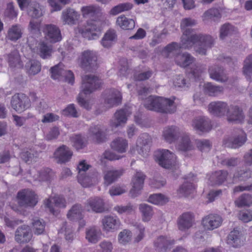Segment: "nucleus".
Returning <instances> with one entry per match:
<instances>
[{"label": "nucleus", "mask_w": 252, "mask_h": 252, "mask_svg": "<svg viewBox=\"0 0 252 252\" xmlns=\"http://www.w3.org/2000/svg\"><path fill=\"white\" fill-rule=\"evenodd\" d=\"M214 44V40L210 35L202 33L186 35L183 33L180 48L189 49L193 46L196 52L202 55H205L207 50L212 48Z\"/></svg>", "instance_id": "obj_1"}, {"label": "nucleus", "mask_w": 252, "mask_h": 252, "mask_svg": "<svg viewBox=\"0 0 252 252\" xmlns=\"http://www.w3.org/2000/svg\"><path fill=\"white\" fill-rule=\"evenodd\" d=\"M101 81L98 77L94 75H85L82 77L81 91L79 94L77 100L79 105L87 110L91 109V106L85 97L99 88Z\"/></svg>", "instance_id": "obj_2"}, {"label": "nucleus", "mask_w": 252, "mask_h": 252, "mask_svg": "<svg viewBox=\"0 0 252 252\" xmlns=\"http://www.w3.org/2000/svg\"><path fill=\"white\" fill-rule=\"evenodd\" d=\"M144 105L149 110L163 114H172L176 110V105L173 100L160 96H149L145 99Z\"/></svg>", "instance_id": "obj_3"}, {"label": "nucleus", "mask_w": 252, "mask_h": 252, "mask_svg": "<svg viewBox=\"0 0 252 252\" xmlns=\"http://www.w3.org/2000/svg\"><path fill=\"white\" fill-rule=\"evenodd\" d=\"M91 167L85 160L81 161L78 166V175L77 176L78 182L84 187H89L96 183L98 177V173L95 169L91 170L88 173L86 171Z\"/></svg>", "instance_id": "obj_4"}, {"label": "nucleus", "mask_w": 252, "mask_h": 252, "mask_svg": "<svg viewBox=\"0 0 252 252\" xmlns=\"http://www.w3.org/2000/svg\"><path fill=\"white\" fill-rule=\"evenodd\" d=\"M18 204L24 208H33L38 202V196L35 192L30 189H24L19 191L17 194Z\"/></svg>", "instance_id": "obj_5"}, {"label": "nucleus", "mask_w": 252, "mask_h": 252, "mask_svg": "<svg viewBox=\"0 0 252 252\" xmlns=\"http://www.w3.org/2000/svg\"><path fill=\"white\" fill-rule=\"evenodd\" d=\"M79 33L89 40L96 39L101 34V29L97 22L88 21L86 25L79 29Z\"/></svg>", "instance_id": "obj_6"}, {"label": "nucleus", "mask_w": 252, "mask_h": 252, "mask_svg": "<svg viewBox=\"0 0 252 252\" xmlns=\"http://www.w3.org/2000/svg\"><path fill=\"white\" fill-rule=\"evenodd\" d=\"M97 56L95 52L87 50L83 52L81 58V67L85 70L93 71L98 67Z\"/></svg>", "instance_id": "obj_7"}, {"label": "nucleus", "mask_w": 252, "mask_h": 252, "mask_svg": "<svg viewBox=\"0 0 252 252\" xmlns=\"http://www.w3.org/2000/svg\"><path fill=\"white\" fill-rule=\"evenodd\" d=\"M156 156L159 164L164 168L169 169L175 165V155L168 150H159Z\"/></svg>", "instance_id": "obj_8"}, {"label": "nucleus", "mask_w": 252, "mask_h": 252, "mask_svg": "<svg viewBox=\"0 0 252 252\" xmlns=\"http://www.w3.org/2000/svg\"><path fill=\"white\" fill-rule=\"evenodd\" d=\"M12 108L18 113H21L30 106V100L24 94H17L12 96L11 99Z\"/></svg>", "instance_id": "obj_9"}, {"label": "nucleus", "mask_w": 252, "mask_h": 252, "mask_svg": "<svg viewBox=\"0 0 252 252\" xmlns=\"http://www.w3.org/2000/svg\"><path fill=\"white\" fill-rule=\"evenodd\" d=\"M43 32L45 38L50 43H55L60 41L62 39L60 29L55 25H45Z\"/></svg>", "instance_id": "obj_10"}, {"label": "nucleus", "mask_w": 252, "mask_h": 252, "mask_svg": "<svg viewBox=\"0 0 252 252\" xmlns=\"http://www.w3.org/2000/svg\"><path fill=\"white\" fill-rule=\"evenodd\" d=\"M88 136L96 144H101L107 140L104 128L98 125L90 126L88 130Z\"/></svg>", "instance_id": "obj_11"}, {"label": "nucleus", "mask_w": 252, "mask_h": 252, "mask_svg": "<svg viewBox=\"0 0 252 252\" xmlns=\"http://www.w3.org/2000/svg\"><path fill=\"white\" fill-rule=\"evenodd\" d=\"M105 103L109 107L117 106L121 103L122 94L115 89L106 90L103 94Z\"/></svg>", "instance_id": "obj_12"}, {"label": "nucleus", "mask_w": 252, "mask_h": 252, "mask_svg": "<svg viewBox=\"0 0 252 252\" xmlns=\"http://www.w3.org/2000/svg\"><path fill=\"white\" fill-rule=\"evenodd\" d=\"M238 135L234 137H228L223 140V144L225 147L237 148L242 146L246 141V136L240 129H237Z\"/></svg>", "instance_id": "obj_13"}, {"label": "nucleus", "mask_w": 252, "mask_h": 252, "mask_svg": "<svg viewBox=\"0 0 252 252\" xmlns=\"http://www.w3.org/2000/svg\"><path fill=\"white\" fill-rule=\"evenodd\" d=\"M102 228L107 232H113L118 230L121 225V221L117 216L107 215L101 220Z\"/></svg>", "instance_id": "obj_14"}, {"label": "nucleus", "mask_w": 252, "mask_h": 252, "mask_svg": "<svg viewBox=\"0 0 252 252\" xmlns=\"http://www.w3.org/2000/svg\"><path fill=\"white\" fill-rule=\"evenodd\" d=\"M174 241L165 236H159L154 241V247L157 252H167L171 249Z\"/></svg>", "instance_id": "obj_15"}, {"label": "nucleus", "mask_w": 252, "mask_h": 252, "mask_svg": "<svg viewBox=\"0 0 252 252\" xmlns=\"http://www.w3.org/2000/svg\"><path fill=\"white\" fill-rule=\"evenodd\" d=\"M32 236L30 227L27 225H22L17 228L15 240L19 244L27 243L31 240Z\"/></svg>", "instance_id": "obj_16"}, {"label": "nucleus", "mask_w": 252, "mask_h": 252, "mask_svg": "<svg viewBox=\"0 0 252 252\" xmlns=\"http://www.w3.org/2000/svg\"><path fill=\"white\" fill-rule=\"evenodd\" d=\"M146 175L142 172L137 171L132 178V189L130 193L133 197L137 196L139 191L142 189Z\"/></svg>", "instance_id": "obj_17"}, {"label": "nucleus", "mask_w": 252, "mask_h": 252, "mask_svg": "<svg viewBox=\"0 0 252 252\" xmlns=\"http://www.w3.org/2000/svg\"><path fill=\"white\" fill-rule=\"evenodd\" d=\"M228 104L223 101H213L208 105L209 112L214 116L221 117L224 116L228 108Z\"/></svg>", "instance_id": "obj_18"}, {"label": "nucleus", "mask_w": 252, "mask_h": 252, "mask_svg": "<svg viewBox=\"0 0 252 252\" xmlns=\"http://www.w3.org/2000/svg\"><path fill=\"white\" fill-rule=\"evenodd\" d=\"M54 155L57 163H63L70 159L72 156V152L69 147L63 145L56 150Z\"/></svg>", "instance_id": "obj_19"}, {"label": "nucleus", "mask_w": 252, "mask_h": 252, "mask_svg": "<svg viewBox=\"0 0 252 252\" xmlns=\"http://www.w3.org/2000/svg\"><path fill=\"white\" fill-rule=\"evenodd\" d=\"M210 77L218 82L224 83L227 81V76L223 67L214 65L210 66L208 70Z\"/></svg>", "instance_id": "obj_20"}, {"label": "nucleus", "mask_w": 252, "mask_h": 252, "mask_svg": "<svg viewBox=\"0 0 252 252\" xmlns=\"http://www.w3.org/2000/svg\"><path fill=\"white\" fill-rule=\"evenodd\" d=\"M226 114L227 120L230 123H240L244 119L242 110L238 106L228 107Z\"/></svg>", "instance_id": "obj_21"}, {"label": "nucleus", "mask_w": 252, "mask_h": 252, "mask_svg": "<svg viewBox=\"0 0 252 252\" xmlns=\"http://www.w3.org/2000/svg\"><path fill=\"white\" fill-rule=\"evenodd\" d=\"M192 126L198 132H208L211 128L210 120L205 117H198L194 118L192 121Z\"/></svg>", "instance_id": "obj_22"}, {"label": "nucleus", "mask_w": 252, "mask_h": 252, "mask_svg": "<svg viewBox=\"0 0 252 252\" xmlns=\"http://www.w3.org/2000/svg\"><path fill=\"white\" fill-rule=\"evenodd\" d=\"M222 221V220L220 216L210 214L203 219L202 224L206 229L213 230L220 226Z\"/></svg>", "instance_id": "obj_23"}, {"label": "nucleus", "mask_w": 252, "mask_h": 252, "mask_svg": "<svg viewBox=\"0 0 252 252\" xmlns=\"http://www.w3.org/2000/svg\"><path fill=\"white\" fill-rule=\"evenodd\" d=\"M36 52L43 59H50L54 52L53 46L44 41H40L36 46Z\"/></svg>", "instance_id": "obj_24"}, {"label": "nucleus", "mask_w": 252, "mask_h": 252, "mask_svg": "<svg viewBox=\"0 0 252 252\" xmlns=\"http://www.w3.org/2000/svg\"><path fill=\"white\" fill-rule=\"evenodd\" d=\"M242 234L241 231L234 228L227 237V243L234 248H238L243 245Z\"/></svg>", "instance_id": "obj_25"}, {"label": "nucleus", "mask_w": 252, "mask_h": 252, "mask_svg": "<svg viewBox=\"0 0 252 252\" xmlns=\"http://www.w3.org/2000/svg\"><path fill=\"white\" fill-rule=\"evenodd\" d=\"M180 136L179 129L175 126L166 127L163 131V136L165 140L169 143L176 141Z\"/></svg>", "instance_id": "obj_26"}, {"label": "nucleus", "mask_w": 252, "mask_h": 252, "mask_svg": "<svg viewBox=\"0 0 252 252\" xmlns=\"http://www.w3.org/2000/svg\"><path fill=\"white\" fill-rule=\"evenodd\" d=\"M193 221V215L189 212L184 213L178 218V228L182 231L188 229L192 225Z\"/></svg>", "instance_id": "obj_27"}, {"label": "nucleus", "mask_w": 252, "mask_h": 252, "mask_svg": "<svg viewBox=\"0 0 252 252\" xmlns=\"http://www.w3.org/2000/svg\"><path fill=\"white\" fill-rule=\"evenodd\" d=\"M79 18V14L73 9L68 8L62 12V19L63 24L74 25Z\"/></svg>", "instance_id": "obj_28"}, {"label": "nucleus", "mask_w": 252, "mask_h": 252, "mask_svg": "<svg viewBox=\"0 0 252 252\" xmlns=\"http://www.w3.org/2000/svg\"><path fill=\"white\" fill-rule=\"evenodd\" d=\"M228 172L226 170L216 171L210 176L209 184L211 186L220 185L226 180Z\"/></svg>", "instance_id": "obj_29"}, {"label": "nucleus", "mask_w": 252, "mask_h": 252, "mask_svg": "<svg viewBox=\"0 0 252 252\" xmlns=\"http://www.w3.org/2000/svg\"><path fill=\"white\" fill-rule=\"evenodd\" d=\"M26 7L28 15L32 18L38 19L43 15V7L36 2H30Z\"/></svg>", "instance_id": "obj_30"}, {"label": "nucleus", "mask_w": 252, "mask_h": 252, "mask_svg": "<svg viewBox=\"0 0 252 252\" xmlns=\"http://www.w3.org/2000/svg\"><path fill=\"white\" fill-rule=\"evenodd\" d=\"M196 24V21L190 18L183 19L180 24V27L183 33L186 35L195 33L194 29L192 28Z\"/></svg>", "instance_id": "obj_31"}, {"label": "nucleus", "mask_w": 252, "mask_h": 252, "mask_svg": "<svg viewBox=\"0 0 252 252\" xmlns=\"http://www.w3.org/2000/svg\"><path fill=\"white\" fill-rule=\"evenodd\" d=\"M87 205L96 213H102L105 211L104 203L103 200L99 197L90 198L87 201Z\"/></svg>", "instance_id": "obj_32"}, {"label": "nucleus", "mask_w": 252, "mask_h": 252, "mask_svg": "<svg viewBox=\"0 0 252 252\" xmlns=\"http://www.w3.org/2000/svg\"><path fill=\"white\" fill-rule=\"evenodd\" d=\"M111 147L114 151L120 153H125L128 147L127 141L122 137H118L111 142Z\"/></svg>", "instance_id": "obj_33"}, {"label": "nucleus", "mask_w": 252, "mask_h": 252, "mask_svg": "<svg viewBox=\"0 0 252 252\" xmlns=\"http://www.w3.org/2000/svg\"><path fill=\"white\" fill-rule=\"evenodd\" d=\"M116 24L124 30H131L135 27L134 21L127 18L125 15H122L117 18Z\"/></svg>", "instance_id": "obj_34"}, {"label": "nucleus", "mask_w": 252, "mask_h": 252, "mask_svg": "<svg viewBox=\"0 0 252 252\" xmlns=\"http://www.w3.org/2000/svg\"><path fill=\"white\" fill-rule=\"evenodd\" d=\"M117 38V35L114 30H108L101 39V44L105 48H109L116 42Z\"/></svg>", "instance_id": "obj_35"}, {"label": "nucleus", "mask_w": 252, "mask_h": 252, "mask_svg": "<svg viewBox=\"0 0 252 252\" xmlns=\"http://www.w3.org/2000/svg\"><path fill=\"white\" fill-rule=\"evenodd\" d=\"M133 7V4L129 2L120 3L113 7L109 11V14L112 16H116L121 13L129 11Z\"/></svg>", "instance_id": "obj_36"}, {"label": "nucleus", "mask_w": 252, "mask_h": 252, "mask_svg": "<svg viewBox=\"0 0 252 252\" xmlns=\"http://www.w3.org/2000/svg\"><path fill=\"white\" fill-rule=\"evenodd\" d=\"M123 171L122 170H108L104 173V184L109 186L116 181L121 175Z\"/></svg>", "instance_id": "obj_37"}, {"label": "nucleus", "mask_w": 252, "mask_h": 252, "mask_svg": "<svg viewBox=\"0 0 252 252\" xmlns=\"http://www.w3.org/2000/svg\"><path fill=\"white\" fill-rule=\"evenodd\" d=\"M39 156V153L33 148L23 150L20 154V158L25 162L30 164Z\"/></svg>", "instance_id": "obj_38"}, {"label": "nucleus", "mask_w": 252, "mask_h": 252, "mask_svg": "<svg viewBox=\"0 0 252 252\" xmlns=\"http://www.w3.org/2000/svg\"><path fill=\"white\" fill-rule=\"evenodd\" d=\"M82 211V206L80 204H76L69 210L67 217L70 220L77 221L79 219H83Z\"/></svg>", "instance_id": "obj_39"}, {"label": "nucleus", "mask_w": 252, "mask_h": 252, "mask_svg": "<svg viewBox=\"0 0 252 252\" xmlns=\"http://www.w3.org/2000/svg\"><path fill=\"white\" fill-rule=\"evenodd\" d=\"M22 34L21 27L18 25H14L8 29L6 37L11 41H16L21 38Z\"/></svg>", "instance_id": "obj_40"}, {"label": "nucleus", "mask_w": 252, "mask_h": 252, "mask_svg": "<svg viewBox=\"0 0 252 252\" xmlns=\"http://www.w3.org/2000/svg\"><path fill=\"white\" fill-rule=\"evenodd\" d=\"M7 60L11 67L21 68L23 66L19 52L17 50H13L7 55Z\"/></svg>", "instance_id": "obj_41"}, {"label": "nucleus", "mask_w": 252, "mask_h": 252, "mask_svg": "<svg viewBox=\"0 0 252 252\" xmlns=\"http://www.w3.org/2000/svg\"><path fill=\"white\" fill-rule=\"evenodd\" d=\"M204 92L209 96H215L222 93L223 88L220 86H217L212 83L204 84Z\"/></svg>", "instance_id": "obj_42"}, {"label": "nucleus", "mask_w": 252, "mask_h": 252, "mask_svg": "<svg viewBox=\"0 0 252 252\" xmlns=\"http://www.w3.org/2000/svg\"><path fill=\"white\" fill-rule=\"evenodd\" d=\"M40 63L34 60L29 61L25 65L27 72L30 75H35L41 70Z\"/></svg>", "instance_id": "obj_43"}, {"label": "nucleus", "mask_w": 252, "mask_h": 252, "mask_svg": "<svg viewBox=\"0 0 252 252\" xmlns=\"http://www.w3.org/2000/svg\"><path fill=\"white\" fill-rule=\"evenodd\" d=\"M139 209L142 214L143 221L145 222L149 221L154 214L152 206L145 203H142L139 205Z\"/></svg>", "instance_id": "obj_44"}, {"label": "nucleus", "mask_w": 252, "mask_h": 252, "mask_svg": "<svg viewBox=\"0 0 252 252\" xmlns=\"http://www.w3.org/2000/svg\"><path fill=\"white\" fill-rule=\"evenodd\" d=\"M235 32V27L229 23H226L220 28V38L223 40L227 36H231Z\"/></svg>", "instance_id": "obj_45"}, {"label": "nucleus", "mask_w": 252, "mask_h": 252, "mask_svg": "<svg viewBox=\"0 0 252 252\" xmlns=\"http://www.w3.org/2000/svg\"><path fill=\"white\" fill-rule=\"evenodd\" d=\"M194 60V58L187 53L178 55L176 59L177 64L182 67H186L191 64Z\"/></svg>", "instance_id": "obj_46"}, {"label": "nucleus", "mask_w": 252, "mask_h": 252, "mask_svg": "<svg viewBox=\"0 0 252 252\" xmlns=\"http://www.w3.org/2000/svg\"><path fill=\"white\" fill-rule=\"evenodd\" d=\"M115 118L114 121L112 123V126L115 127L125 124L127 121L126 112L124 110L117 111L115 114Z\"/></svg>", "instance_id": "obj_47"}, {"label": "nucleus", "mask_w": 252, "mask_h": 252, "mask_svg": "<svg viewBox=\"0 0 252 252\" xmlns=\"http://www.w3.org/2000/svg\"><path fill=\"white\" fill-rule=\"evenodd\" d=\"M73 146L77 150H79L85 147L87 144V140L86 137L81 135H75L71 138Z\"/></svg>", "instance_id": "obj_48"}, {"label": "nucleus", "mask_w": 252, "mask_h": 252, "mask_svg": "<svg viewBox=\"0 0 252 252\" xmlns=\"http://www.w3.org/2000/svg\"><path fill=\"white\" fill-rule=\"evenodd\" d=\"M195 189V186L189 182H184L178 189V192L182 196H187L192 193Z\"/></svg>", "instance_id": "obj_49"}, {"label": "nucleus", "mask_w": 252, "mask_h": 252, "mask_svg": "<svg viewBox=\"0 0 252 252\" xmlns=\"http://www.w3.org/2000/svg\"><path fill=\"white\" fill-rule=\"evenodd\" d=\"M180 136H181V139L178 145V149L182 151L191 150L193 146L189 136L187 134H184Z\"/></svg>", "instance_id": "obj_50"}, {"label": "nucleus", "mask_w": 252, "mask_h": 252, "mask_svg": "<svg viewBox=\"0 0 252 252\" xmlns=\"http://www.w3.org/2000/svg\"><path fill=\"white\" fill-rule=\"evenodd\" d=\"M251 177V173L249 170H240L236 172L233 175V182L245 181Z\"/></svg>", "instance_id": "obj_51"}, {"label": "nucleus", "mask_w": 252, "mask_h": 252, "mask_svg": "<svg viewBox=\"0 0 252 252\" xmlns=\"http://www.w3.org/2000/svg\"><path fill=\"white\" fill-rule=\"evenodd\" d=\"M62 232H64V236L66 240L71 242L74 238V229L72 226L68 224L66 222H63V225L61 228Z\"/></svg>", "instance_id": "obj_52"}, {"label": "nucleus", "mask_w": 252, "mask_h": 252, "mask_svg": "<svg viewBox=\"0 0 252 252\" xmlns=\"http://www.w3.org/2000/svg\"><path fill=\"white\" fill-rule=\"evenodd\" d=\"M86 238L89 242L96 243L99 240V231L95 227H92L86 231Z\"/></svg>", "instance_id": "obj_53"}, {"label": "nucleus", "mask_w": 252, "mask_h": 252, "mask_svg": "<svg viewBox=\"0 0 252 252\" xmlns=\"http://www.w3.org/2000/svg\"><path fill=\"white\" fill-rule=\"evenodd\" d=\"M148 200L152 204L159 205H162L168 202L167 198L160 193L151 195Z\"/></svg>", "instance_id": "obj_54"}, {"label": "nucleus", "mask_w": 252, "mask_h": 252, "mask_svg": "<svg viewBox=\"0 0 252 252\" xmlns=\"http://www.w3.org/2000/svg\"><path fill=\"white\" fill-rule=\"evenodd\" d=\"M235 202L238 207L250 206L252 204V197L249 194L244 193Z\"/></svg>", "instance_id": "obj_55"}, {"label": "nucleus", "mask_w": 252, "mask_h": 252, "mask_svg": "<svg viewBox=\"0 0 252 252\" xmlns=\"http://www.w3.org/2000/svg\"><path fill=\"white\" fill-rule=\"evenodd\" d=\"M132 236V233L130 230L124 229L119 233L118 239L120 243L126 245L131 241Z\"/></svg>", "instance_id": "obj_56"}, {"label": "nucleus", "mask_w": 252, "mask_h": 252, "mask_svg": "<svg viewBox=\"0 0 252 252\" xmlns=\"http://www.w3.org/2000/svg\"><path fill=\"white\" fill-rule=\"evenodd\" d=\"M244 74L249 78L252 75V55H249L244 61Z\"/></svg>", "instance_id": "obj_57"}, {"label": "nucleus", "mask_w": 252, "mask_h": 252, "mask_svg": "<svg viewBox=\"0 0 252 252\" xmlns=\"http://www.w3.org/2000/svg\"><path fill=\"white\" fill-rule=\"evenodd\" d=\"M34 233L37 235L43 234L45 231V223L43 220L36 219L32 222Z\"/></svg>", "instance_id": "obj_58"}, {"label": "nucleus", "mask_w": 252, "mask_h": 252, "mask_svg": "<svg viewBox=\"0 0 252 252\" xmlns=\"http://www.w3.org/2000/svg\"><path fill=\"white\" fill-rule=\"evenodd\" d=\"M205 18L214 21H217L221 18V14L217 8H211L204 13Z\"/></svg>", "instance_id": "obj_59"}, {"label": "nucleus", "mask_w": 252, "mask_h": 252, "mask_svg": "<svg viewBox=\"0 0 252 252\" xmlns=\"http://www.w3.org/2000/svg\"><path fill=\"white\" fill-rule=\"evenodd\" d=\"M55 173L49 168L43 169L39 174L40 179L43 181H50L54 178Z\"/></svg>", "instance_id": "obj_60"}, {"label": "nucleus", "mask_w": 252, "mask_h": 252, "mask_svg": "<svg viewBox=\"0 0 252 252\" xmlns=\"http://www.w3.org/2000/svg\"><path fill=\"white\" fill-rule=\"evenodd\" d=\"M84 17L91 18L94 17L97 13V9L93 6L83 7L81 9Z\"/></svg>", "instance_id": "obj_61"}, {"label": "nucleus", "mask_w": 252, "mask_h": 252, "mask_svg": "<svg viewBox=\"0 0 252 252\" xmlns=\"http://www.w3.org/2000/svg\"><path fill=\"white\" fill-rule=\"evenodd\" d=\"M196 147L201 152H208L211 149V144L208 140H198L196 141Z\"/></svg>", "instance_id": "obj_62"}, {"label": "nucleus", "mask_w": 252, "mask_h": 252, "mask_svg": "<svg viewBox=\"0 0 252 252\" xmlns=\"http://www.w3.org/2000/svg\"><path fill=\"white\" fill-rule=\"evenodd\" d=\"M48 2L54 10L59 11L62 8V5L69 3L70 0H48Z\"/></svg>", "instance_id": "obj_63"}, {"label": "nucleus", "mask_w": 252, "mask_h": 252, "mask_svg": "<svg viewBox=\"0 0 252 252\" xmlns=\"http://www.w3.org/2000/svg\"><path fill=\"white\" fill-rule=\"evenodd\" d=\"M63 114L64 116H69L74 118H77L79 116L77 111L73 104H69L65 108L63 112Z\"/></svg>", "instance_id": "obj_64"}]
</instances>
